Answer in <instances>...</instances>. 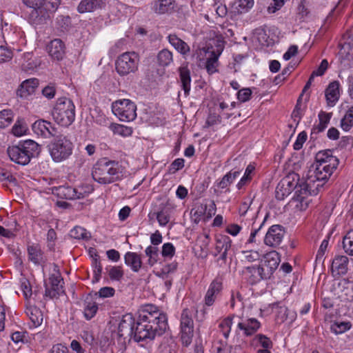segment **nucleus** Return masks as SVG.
<instances>
[{"label":"nucleus","instance_id":"nucleus-1","mask_svg":"<svg viewBox=\"0 0 353 353\" xmlns=\"http://www.w3.org/2000/svg\"><path fill=\"white\" fill-rule=\"evenodd\" d=\"M168 328V317L154 305H146L140 311L139 319L131 314L123 315L118 323L117 335L119 338L132 337L136 341H152L161 336Z\"/></svg>","mask_w":353,"mask_h":353},{"label":"nucleus","instance_id":"nucleus-2","mask_svg":"<svg viewBox=\"0 0 353 353\" xmlns=\"http://www.w3.org/2000/svg\"><path fill=\"white\" fill-rule=\"evenodd\" d=\"M326 165H322L314 162L309 168L307 179H301L296 184V194L301 201L302 209H307L310 201L308 196L316 195L325 183L328 181L335 169H327Z\"/></svg>","mask_w":353,"mask_h":353},{"label":"nucleus","instance_id":"nucleus-3","mask_svg":"<svg viewBox=\"0 0 353 353\" xmlns=\"http://www.w3.org/2000/svg\"><path fill=\"white\" fill-rule=\"evenodd\" d=\"M92 176L93 179L101 184H109L120 180L122 169L119 161L102 158L94 165Z\"/></svg>","mask_w":353,"mask_h":353},{"label":"nucleus","instance_id":"nucleus-4","mask_svg":"<svg viewBox=\"0 0 353 353\" xmlns=\"http://www.w3.org/2000/svg\"><path fill=\"white\" fill-rule=\"evenodd\" d=\"M39 152V144L30 139L20 142L17 145L10 146L7 150L10 160L22 165H27Z\"/></svg>","mask_w":353,"mask_h":353},{"label":"nucleus","instance_id":"nucleus-5","mask_svg":"<svg viewBox=\"0 0 353 353\" xmlns=\"http://www.w3.org/2000/svg\"><path fill=\"white\" fill-rule=\"evenodd\" d=\"M73 143L68 136L58 132L48 145L49 153L54 162L68 159L73 151Z\"/></svg>","mask_w":353,"mask_h":353},{"label":"nucleus","instance_id":"nucleus-6","mask_svg":"<svg viewBox=\"0 0 353 353\" xmlns=\"http://www.w3.org/2000/svg\"><path fill=\"white\" fill-rule=\"evenodd\" d=\"M52 116L59 125L68 127L75 119V105L73 101L67 97H61L52 109Z\"/></svg>","mask_w":353,"mask_h":353},{"label":"nucleus","instance_id":"nucleus-7","mask_svg":"<svg viewBox=\"0 0 353 353\" xmlns=\"http://www.w3.org/2000/svg\"><path fill=\"white\" fill-rule=\"evenodd\" d=\"M30 9L28 15L29 23L33 26H41L48 22V15L46 8V0H22Z\"/></svg>","mask_w":353,"mask_h":353},{"label":"nucleus","instance_id":"nucleus-8","mask_svg":"<svg viewBox=\"0 0 353 353\" xmlns=\"http://www.w3.org/2000/svg\"><path fill=\"white\" fill-rule=\"evenodd\" d=\"M139 56L134 52H125L119 55L115 62L116 70L121 76L135 72L139 66Z\"/></svg>","mask_w":353,"mask_h":353},{"label":"nucleus","instance_id":"nucleus-9","mask_svg":"<svg viewBox=\"0 0 353 353\" xmlns=\"http://www.w3.org/2000/svg\"><path fill=\"white\" fill-rule=\"evenodd\" d=\"M112 110L122 121H131L137 117V105L130 99L117 100L112 103Z\"/></svg>","mask_w":353,"mask_h":353},{"label":"nucleus","instance_id":"nucleus-10","mask_svg":"<svg viewBox=\"0 0 353 353\" xmlns=\"http://www.w3.org/2000/svg\"><path fill=\"white\" fill-rule=\"evenodd\" d=\"M301 179H299V176L296 174H292L287 176L281 183H279L276 188L275 196L278 200H283L287 196H288L292 190H294L296 191V185L297 183H301ZM295 196L296 197V200L299 202V205H297V207H299L301 210H305V209L301 208V201L298 199L296 194L295 193Z\"/></svg>","mask_w":353,"mask_h":353},{"label":"nucleus","instance_id":"nucleus-11","mask_svg":"<svg viewBox=\"0 0 353 353\" xmlns=\"http://www.w3.org/2000/svg\"><path fill=\"white\" fill-rule=\"evenodd\" d=\"M194 335L192 312L189 309L183 310L181 316V340L183 346L188 347L192 343Z\"/></svg>","mask_w":353,"mask_h":353},{"label":"nucleus","instance_id":"nucleus-12","mask_svg":"<svg viewBox=\"0 0 353 353\" xmlns=\"http://www.w3.org/2000/svg\"><path fill=\"white\" fill-rule=\"evenodd\" d=\"M285 234V228L279 224H275L270 226L263 239V243L265 245L271 248H277L283 241Z\"/></svg>","mask_w":353,"mask_h":353},{"label":"nucleus","instance_id":"nucleus-13","mask_svg":"<svg viewBox=\"0 0 353 353\" xmlns=\"http://www.w3.org/2000/svg\"><path fill=\"white\" fill-rule=\"evenodd\" d=\"M173 208V205L167 200L159 204L157 211L149 213L148 218L150 220L156 218L159 225L164 227L170 221Z\"/></svg>","mask_w":353,"mask_h":353},{"label":"nucleus","instance_id":"nucleus-14","mask_svg":"<svg viewBox=\"0 0 353 353\" xmlns=\"http://www.w3.org/2000/svg\"><path fill=\"white\" fill-rule=\"evenodd\" d=\"M223 277L218 276L210 283L203 299L205 306L210 307L214 305L217 296L223 289Z\"/></svg>","mask_w":353,"mask_h":353},{"label":"nucleus","instance_id":"nucleus-15","mask_svg":"<svg viewBox=\"0 0 353 353\" xmlns=\"http://www.w3.org/2000/svg\"><path fill=\"white\" fill-rule=\"evenodd\" d=\"M50 287L46 285L45 296L53 299L63 292V280L59 272L52 274L49 278Z\"/></svg>","mask_w":353,"mask_h":353},{"label":"nucleus","instance_id":"nucleus-16","mask_svg":"<svg viewBox=\"0 0 353 353\" xmlns=\"http://www.w3.org/2000/svg\"><path fill=\"white\" fill-rule=\"evenodd\" d=\"M33 132L45 139L52 138L59 131L50 122L40 119L32 125Z\"/></svg>","mask_w":353,"mask_h":353},{"label":"nucleus","instance_id":"nucleus-17","mask_svg":"<svg viewBox=\"0 0 353 353\" xmlns=\"http://www.w3.org/2000/svg\"><path fill=\"white\" fill-rule=\"evenodd\" d=\"M314 162L320 165H326L327 169H336L339 160L333 155V151L331 150H325L319 151L315 155Z\"/></svg>","mask_w":353,"mask_h":353},{"label":"nucleus","instance_id":"nucleus-18","mask_svg":"<svg viewBox=\"0 0 353 353\" xmlns=\"http://www.w3.org/2000/svg\"><path fill=\"white\" fill-rule=\"evenodd\" d=\"M280 262L281 258L279 252L273 250L264 256V261L261 266L266 272V276L268 275L270 278L277 269Z\"/></svg>","mask_w":353,"mask_h":353},{"label":"nucleus","instance_id":"nucleus-19","mask_svg":"<svg viewBox=\"0 0 353 353\" xmlns=\"http://www.w3.org/2000/svg\"><path fill=\"white\" fill-rule=\"evenodd\" d=\"M176 7L175 0H154L151 2V10L157 14H172Z\"/></svg>","mask_w":353,"mask_h":353},{"label":"nucleus","instance_id":"nucleus-20","mask_svg":"<svg viewBox=\"0 0 353 353\" xmlns=\"http://www.w3.org/2000/svg\"><path fill=\"white\" fill-rule=\"evenodd\" d=\"M49 55L54 59L61 60L65 56V48L64 43L59 39L50 41L47 47Z\"/></svg>","mask_w":353,"mask_h":353},{"label":"nucleus","instance_id":"nucleus-21","mask_svg":"<svg viewBox=\"0 0 353 353\" xmlns=\"http://www.w3.org/2000/svg\"><path fill=\"white\" fill-rule=\"evenodd\" d=\"M57 196L63 199L74 200L83 198V193L69 185H61L57 188Z\"/></svg>","mask_w":353,"mask_h":353},{"label":"nucleus","instance_id":"nucleus-22","mask_svg":"<svg viewBox=\"0 0 353 353\" xmlns=\"http://www.w3.org/2000/svg\"><path fill=\"white\" fill-rule=\"evenodd\" d=\"M39 85V80L32 78L23 81L17 90V94L21 97L26 98L33 94Z\"/></svg>","mask_w":353,"mask_h":353},{"label":"nucleus","instance_id":"nucleus-23","mask_svg":"<svg viewBox=\"0 0 353 353\" xmlns=\"http://www.w3.org/2000/svg\"><path fill=\"white\" fill-rule=\"evenodd\" d=\"M340 83L337 81L331 82L325 90V98L327 105L334 106L340 97Z\"/></svg>","mask_w":353,"mask_h":353},{"label":"nucleus","instance_id":"nucleus-24","mask_svg":"<svg viewBox=\"0 0 353 353\" xmlns=\"http://www.w3.org/2000/svg\"><path fill=\"white\" fill-rule=\"evenodd\" d=\"M239 330H243L245 336H249L255 334L261 327L260 322L255 318H249L237 325Z\"/></svg>","mask_w":353,"mask_h":353},{"label":"nucleus","instance_id":"nucleus-25","mask_svg":"<svg viewBox=\"0 0 353 353\" xmlns=\"http://www.w3.org/2000/svg\"><path fill=\"white\" fill-rule=\"evenodd\" d=\"M105 6L104 0H81L77 10L80 13L93 12Z\"/></svg>","mask_w":353,"mask_h":353},{"label":"nucleus","instance_id":"nucleus-26","mask_svg":"<svg viewBox=\"0 0 353 353\" xmlns=\"http://www.w3.org/2000/svg\"><path fill=\"white\" fill-rule=\"evenodd\" d=\"M167 38L170 45L183 56H186L189 54L190 51V46L175 34H169Z\"/></svg>","mask_w":353,"mask_h":353},{"label":"nucleus","instance_id":"nucleus-27","mask_svg":"<svg viewBox=\"0 0 353 353\" xmlns=\"http://www.w3.org/2000/svg\"><path fill=\"white\" fill-rule=\"evenodd\" d=\"M28 259L35 265L43 262V252L37 243H32L27 248Z\"/></svg>","mask_w":353,"mask_h":353},{"label":"nucleus","instance_id":"nucleus-28","mask_svg":"<svg viewBox=\"0 0 353 353\" xmlns=\"http://www.w3.org/2000/svg\"><path fill=\"white\" fill-rule=\"evenodd\" d=\"M179 79L181 88L185 97L190 94L191 88V76L190 71L187 65H182L179 68Z\"/></svg>","mask_w":353,"mask_h":353},{"label":"nucleus","instance_id":"nucleus-29","mask_svg":"<svg viewBox=\"0 0 353 353\" xmlns=\"http://www.w3.org/2000/svg\"><path fill=\"white\" fill-rule=\"evenodd\" d=\"M125 263L134 272H138L142 268L141 255L137 252H128L124 255Z\"/></svg>","mask_w":353,"mask_h":353},{"label":"nucleus","instance_id":"nucleus-30","mask_svg":"<svg viewBox=\"0 0 353 353\" xmlns=\"http://www.w3.org/2000/svg\"><path fill=\"white\" fill-rule=\"evenodd\" d=\"M248 272L249 274V277L248 279V282L254 285L261 279H268L270 277L267 275L266 272H265L264 270L261 266L258 267H249L248 268Z\"/></svg>","mask_w":353,"mask_h":353},{"label":"nucleus","instance_id":"nucleus-31","mask_svg":"<svg viewBox=\"0 0 353 353\" xmlns=\"http://www.w3.org/2000/svg\"><path fill=\"white\" fill-rule=\"evenodd\" d=\"M98 311V304L90 296H87L83 302V314L86 320L92 319Z\"/></svg>","mask_w":353,"mask_h":353},{"label":"nucleus","instance_id":"nucleus-32","mask_svg":"<svg viewBox=\"0 0 353 353\" xmlns=\"http://www.w3.org/2000/svg\"><path fill=\"white\" fill-rule=\"evenodd\" d=\"M332 117V113H327L323 111H321L319 114V123L314 125L311 132L312 138H314L313 136L315 134H318L323 132L327 126L330 120Z\"/></svg>","mask_w":353,"mask_h":353},{"label":"nucleus","instance_id":"nucleus-33","mask_svg":"<svg viewBox=\"0 0 353 353\" xmlns=\"http://www.w3.org/2000/svg\"><path fill=\"white\" fill-rule=\"evenodd\" d=\"M232 239L227 235H219L216 238L215 250L216 255L222 251H230L232 247Z\"/></svg>","mask_w":353,"mask_h":353},{"label":"nucleus","instance_id":"nucleus-34","mask_svg":"<svg viewBox=\"0 0 353 353\" xmlns=\"http://www.w3.org/2000/svg\"><path fill=\"white\" fill-rule=\"evenodd\" d=\"M348 258L346 256L338 255L332 261V268H335L339 274H344L347 271Z\"/></svg>","mask_w":353,"mask_h":353},{"label":"nucleus","instance_id":"nucleus-35","mask_svg":"<svg viewBox=\"0 0 353 353\" xmlns=\"http://www.w3.org/2000/svg\"><path fill=\"white\" fill-rule=\"evenodd\" d=\"M157 64L160 67H167L173 61V54L168 49H163L157 56Z\"/></svg>","mask_w":353,"mask_h":353},{"label":"nucleus","instance_id":"nucleus-36","mask_svg":"<svg viewBox=\"0 0 353 353\" xmlns=\"http://www.w3.org/2000/svg\"><path fill=\"white\" fill-rule=\"evenodd\" d=\"M233 182L234 181L231 178V174L227 173L221 180L216 181L214 183V193L216 195H219L221 193L219 191L220 189L228 188ZM227 190L229 191V189Z\"/></svg>","mask_w":353,"mask_h":353},{"label":"nucleus","instance_id":"nucleus-37","mask_svg":"<svg viewBox=\"0 0 353 353\" xmlns=\"http://www.w3.org/2000/svg\"><path fill=\"white\" fill-rule=\"evenodd\" d=\"M340 126L345 132L350 131L353 127V105L349 108L344 117L341 119Z\"/></svg>","mask_w":353,"mask_h":353},{"label":"nucleus","instance_id":"nucleus-38","mask_svg":"<svg viewBox=\"0 0 353 353\" xmlns=\"http://www.w3.org/2000/svg\"><path fill=\"white\" fill-rule=\"evenodd\" d=\"M26 313L34 327H38L41 324L43 321V314L39 308L36 307H30L27 310Z\"/></svg>","mask_w":353,"mask_h":353},{"label":"nucleus","instance_id":"nucleus-39","mask_svg":"<svg viewBox=\"0 0 353 353\" xmlns=\"http://www.w3.org/2000/svg\"><path fill=\"white\" fill-rule=\"evenodd\" d=\"M109 128L114 134H119L122 137H129L133 132L132 128L118 123H111Z\"/></svg>","mask_w":353,"mask_h":353},{"label":"nucleus","instance_id":"nucleus-40","mask_svg":"<svg viewBox=\"0 0 353 353\" xmlns=\"http://www.w3.org/2000/svg\"><path fill=\"white\" fill-rule=\"evenodd\" d=\"M145 255L148 257V264L153 266L159 259V249L156 246L150 245L145 250Z\"/></svg>","mask_w":353,"mask_h":353},{"label":"nucleus","instance_id":"nucleus-41","mask_svg":"<svg viewBox=\"0 0 353 353\" xmlns=\"http://www.w3.org/2000/svg\"><path fill=\"white\" fill-rule=\"evenodd\" d=\"M14 114L11 110L0 111V128L8 127L13 121Z\"/></svg>","mask_w":353,"mask_h":353},{"label":"nucleus","instance_id":"nucleus-42","mask_svg":"<svg viewBox=\"0 0 353 353\" xmlns=\"http://www.w3.org/2000/svg\"><path fill=\"white\" fill-rule=\"evenodd\" d=\"M343 248L347 254L353 256V230H350L344 236Z\"/></svg>","mask_w":353,"mask_h":353},{"label":"nucleus","instance_id":"nucleus-43","mask_svg":"<svg viewBox=\"0 0 353 353\" xmlns=\"http://www.w3.org/2000/svg\"><path fill=\"white\" fill-rule=\"evenodd\" d=\"M109 278L112 281H120L123 276L124 272L121 266H111L110 268H106Z\"/></svg>","mask_w":353,"mask_h":353},{"label":"nucleus","instance_id":"nucleus-44","mask_svg":"<svg viewBox=\"0 0 353 353\" xmlns=\"http://www.w3.org/2000/svg\"><path fill=\"white\" fill-rule=\"evenodd\" d=\"M219 54H216L214 52H212L210 57L207 59L205 63V68L209 74H212L217 72V61Z\"/></svg>","mask_w":353,"mask_h":353},{"label":"nucleus","instance_id":"nucleus-45","mask_svg":"<svg viewBox=\"0 0 353 353\" xmlns=\"http://www.w3.org/2000/svg\"><path fill=\"white\" fill-rule=\"evenodd\" d=\"M207 210V205L205 204H196L194 208H192L191 213L194 221L198 223L202 217L205 215Z\"/></svg>","mask_w":353,"mask_h":353},{"label":"nucleus","instance_id":"nucleus-46","mask_svg":"<svg viewBox=\"0 0 353 353\" xmlns=\"http://www.w3.org/2000/svg\"><path fill=\"white\" fill-rule=\"evenodd\" d=\"M232 325V317L228 316L225 318L220 323H219V328L221 330V332H222L223 335L225 339H228L230 331H231V327Z\"/></svg>","mask_w":353,"mask_h":353},{"label":"nucleus","instance_id":"nucleus-47","mask_svg":"<svg viewBox=\"0 0 353 353\" xmlns=\"http://www.w3.org/2000/svg\"><path fill=\"white\" fill-rule=\"evenodd\" d=\"M253 341H256L263 347V349L270 350L273 347V343L270 339L262 334L256 335Z\"/></svg>","mask_w":353,"mask_h":353},{"label":"nucleus","instance_id":"nucleus-48","mask_svg":"<svg viewBox=\"0 0 353 353\" xmlns=\"http://www.w3.org/2000/svg\"><path fill=\"white\" fill-rule=\"evenodd\" d=\"M351 324L349 322H336L332 325L331 330L335 334H342L350 330Z\"/></svg>","mask_w":353,"mask_h":353},{"label":"nucleus","instance_id":"nucleus-49","mask_svg":"<svg viewBox=\"0 0 353 353\" xmlns=\"http://www.w3.org/2000/svg\"><path fill=\"white\" fill-rule=\"evenodd\" d=\"M27 130V126L24 122L18 120L12 128V132L14 136L21 137L23 135Z\"/></svg>","mask_w":353,"mask_h":353},{"label":"nucleus","instance_id":"nucleus-50","mask_svg":"<svg viewBox=\"0 0 353 353\" xmlns=\"http://www.w3.org/2000/svg\"><path fill=\"white\" fill-rule=\"evenodd\" d=\"M61 3V0H46V8L48 15V21L50 20L51 15L55 12Z\"/></svg>","mask_w":353,"mask_h":353},{"label":"nucleus","instance_id":"nucleus-51","mask_svg":"<svg viewBox=\"0 0 353 353\" xmlns=\"http://www.w3.org/2000/svg\"><path fill=\"white\" fill-rule=\"evenodd\" d=\"M303 93H301L297 100L295 108L292 113V117L294 121H297L298 123L300 121L302 117V110H301V100H302Z\"/></svg>","mask_w":353,"mask_h":353},{"label":"nucleus","instance_id":"nucleus-52","mask_svg":"<svg viewBox=\"0 0 353 353\" xmlns=\"http://www.w3.org/2000/svg\"><path fill=\"white\" fill-rule=\"evenodd\" d=\"M11 339L15 343H26L28 341V333L26 332H14L11 335Z\"/></svg>","mask_w":353,"mask_h":353},{"label":"nucleus","instance_id":"nucleus-53","mask_svg":"<svg viewBox=\"0 0 353 353\" xmlns=\"http://www.w3.org/2000/svg\"><path fill=\"white\" fill-rule=\"evenodd\" d=\"M12 51L8 47L0 46V63L7 62L12 58Z\"/></svg>","mask_w":353,"mask_h":353},{"label":"nucleus","instance_id":"nucleus-54","mask_svg":"<svg viewBox=\"0 0 353 353\" xmlns=\"http://www.w3.org/2000/svg\"><path fill=\"white\" fill-rule=\"evenodd\" d=\"M70 236L77 239H85L88 238V234L85 230L81 227H74L70 231Z\"/></svg>","mask_w":353,"mask_h":353},{"label":"nucleus","instance_id":"nucleus-55","mask_svg":"<svg viewBox=\"0 0 353 353\" xmlns=\"http://www.w3.org/2000/svg\"><path fill=\"white\" fill-rule=\"evenodd\" d=\"M175 254V248L171 243H164L162 247L161 254L164 257L172 258Z\"/></svg>","mask_w":353,"mask_h":353},{"label":"nucleus","instance_id":"nucleus-56","mask_svg":"<svg viewBox=\"0 0 353 353\" xmlns=\"http://www.w3.org/2000/svg\"><path fill=\"white\" fill-rule=\"evenodd\" d=\"M307 138V133L305 131L300 132L294 143V149L299 150L302 148L303 143L306 141Z\"/></svg>","mask_w":353,"mask_h":353},{"label":"nucleus","instance_id":"nucleus-57","mask_svg":"<svg viewBox=\"0 0 353 353\" xmlns=\"http://www.w3.org/2000/svg\"><path fill=\"white\" fill-rule=\"evenodd\" d=\"M221 122V117L216 113H210L205 121V127H210Z\"/></svg>","mask_w":353,"mask_h":353},{"label":"nucleus","instance_id":"nucleus-58","mask_svg":"<svg viewBox=\"0 0 353 353\" xmlns=\"http://www.w3.org/2000/svg\"><path fill=\"white\" fill-rule=\"evenodd\" d=\"M0 180L1 181H7L10 183H15L17 181L16 178L12 173L3 168H0Z\"/></svg>","mask_w":353,"mask_h":353},{"label":"nucleus","instance_id":"nucleus-59","mask_svg":"<svg viewBox=\"0 0 353 353\" xmlns=\"http://www.w3.org/2000/svg\"><path fill=\"white\" fill-rule=\"evenodd\" d=\"M272 3L268 7V12L270 14L279 10L284 5V0H272Z\"/></svg>","mask_w":353,"mask_h":353},{"label":"nucleus","instance_id":"nucleus-60","mask_svg":"<svg viewBox=\"0 0 353 353\" xmlns=\"http://www.w3.org/2000/svg\"><path fill=\"white\" fill-rule=\"evenodd\" d=\"M252 94V90L250 88H243L239 90L237 98L241 102H245L250 99Z\"/></svg>","mask_w":353,"mask_h":353},{"label":"nucleus","instance_id":"nucleus-61","mask_svg":"<svg viewBox=\"0 0 353 353\" xmlns=\"http://www.w3.org/2000/svg\"><path fill=\"white\" fill-rule=\"evenodd\" d=\"M184 159L182 158H178L175 159L170 165V171L172 173H174L176 171L182 169L184 167Z\"/></svg>","mask_w":353,"mask_h":353},{"label":"nucleus","instance_id":"nucleus-62","mask_svg":"<svg viewBox=\"0 0 353 353\" xmlns=\"http://www.w3.org/2000/svg\"><path fill=\"white\" fill-rule=\"evenodd\" d=\"M177 265H178L177 263L174 262V261L165 265L161 268V274L163 275H167V274L174 272L177 269Z\"/></svg>","mask_w":353,"mask_h":353},{"label":"nucleus","instance_id":"nucleus-63","mask_svg":"<svg viewBox=\"0 0 353 353\" xmlns=\"http://www.w3.org/2000/svg\"><path fill=\"white\" fill-rule=\"evenodd\" d=\"M115 290L112 287L101 288L98 292L99 296L102 298L111 297L114 294Z\"/></svg>","mask_w":353,"mask_h":353},{"label":"nucleus","instance_id":"nucleus-64","mask_svg":"<svg viewBox=\"0 0 353 353\" xmlns=\"http://www.w3.org/2000/svg\"><path fill=\"white\" fill-rule=\"evenodd\" d=\"M55 93L56 89L53 85H47L42 90L43 95L48 99L54 98Z\"/></svg>","mask_w":353,"mask_h":353}]
</instances>
